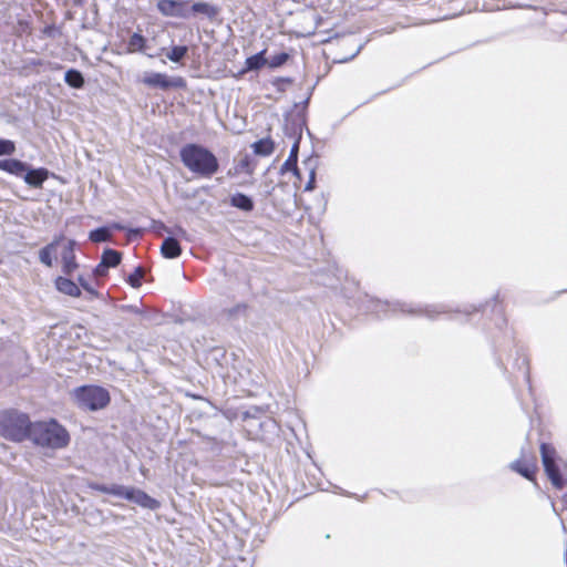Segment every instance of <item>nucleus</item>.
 <instances>
[{
    "mask_svg": "<svg viewBox=\"0 0 567 567\" xmlns=\"http://www.w3.org/2000/svg\"><path fill=\"white\" fill-rule=\"evenodd\" d=\"M121 260L122 254L111 248L105 249L101 257V261L106 268L116 267Z\"/></svg>",
    "mask_w": 567,
    "mask_h": 567,
    "instance_id": "22",
    "label": "nucleus"
},
{
    "mask_svg": "<svg viewBox=\"0 0 567 567\" xmlns=\"http://www.w3.org/2000/svg\"><path fill=\"white\" fill-rule=\"evenodd\" d=\"M188 48L186 45H174L167 53L168 60L179 63L187 54Z\"/></svg>",
    "mask_w": 567,
    "mask_h": 567,
    "instance_id": "27",
    "label": "nucleus"
},
{
    "mask_svg": "<svg viewBox=\"0 0 567 567\" xmlns=\"http://www.w3.org/2000/svg\"><path fill=\"white\" fill-rule=\"evenodd\" d=\"M288 59H289L288 53L280 52L278 54L270 56V59H267V64L269 65V68L276 69V68L284 65L288 61Z\"/></svg>",
    "mask_w": 567,
    "mask_h": 567,
    "instance_id": "30",
    "label": "nucleus"
},
{
    "mask_svg": "<svg viewBox=\"0 0 567 567\" xmlns=\"http://www.w3.org/2000/svg\"><path fill=\"white\" fill-rule=\"evenodd\" d=\"M190 17L195 16H204L208 20L214 21L220 13V8L218 6L208 3V2H195L192 6L189 4Z\"/></svg>",
    "mask_w": 567,
    "mask_h": 567,
    "instance_id": "12",
    "label": "nucleus"
},
{
    "mask_svg": "<svg viewBox=\"0 0 567 567\" xmlns=\"http://www.w3.org/2000/svg\"><path fill=\"white\" fill-rule=\"evenodd\" d=\"M75 404L82 410L97 411L104 409L111 401L106 389L99 385H81L71 392Z\"/></svg>",
    "mask_w": 567,
    "mask_h": 567,
    "instance_id": "5",
    "label": "nucleus"
},
{
    "mask_svg": "<svg viewBox=\"0 0 567 567\" xmlns=\"http://www.w3.org/2000/svg\"><path fill=\"white\" fill-rule=\"evenodd\" d=\"M49 177V171L44 167L33 168L30 165L23 176V181L31 187L41 188Z\"/></svg>",
    "mask_w": 567,
    "mask_h": 567,
    "instance_id": "13",
    "label": "nucleus"
},
{
    "mask_svg": "<svg viewBox=\"0 0 567 567\" xmlns=\"http://www.w3.org/2000/svg\"><path fill=\"white\" fill-rule=\"evenodd\" d=\"M78 281L86 292H89L93 297L99 296L96 289L83 276H79Z\"/></svg>",
    "mask_w": 567,
    "mask_h": 567,
    "instance_id": "34",
    "label": "nucleus"
},
{
    "mask_svg": "<svg viewBox=\"0 0 567 567\" xmlns=\"http://www.w3.org/2000/svg\"><path fill=\"white\" fill-rule=\"evenodd\" d=\"M55 288L61 293H64L70 297H80L81 296V289L79 286L72 281L70 278L66 277H58L55 279Z\"/></svg>",
    "mask_w": 567,
    "mask_h": 567,
    "instance_id": "16",
    "label": "nucleus"
},
{
    "mask_svg": "<svg viewBox=\"0 0 567 567\" xmlns=\"http://www.w3.org/2000/svg\"><path fill=\"white\" fill-rule=\"evenodd\" d=\"M42 34L44 37L54 39V38L61 35V30L58 27H55L54 24H49L42 29Z\"/></svg>",
    "mask_w": 567,
    "mask_h": 567,
    "instance_id": "33",
    "label": "nucleus"
},
{
    "mask_svg": "<svg viewBox=\"0 0 567 567\" xmlns=\"http://www.w3.org/2000/svg\"><path fill=\"white\" fill-rule=\"evenodd\" d=\"M542 461L547 476L551 484L561 489L565 486V481L560 474L559 465L556 460V450L548 443H542L540 445Z\"/></svg>",
    "mask_w": 567,
    "mask_h": 567,
    "instance_id": "6",
    "label": "nucleus"
},
{
    "mask_svg": "<svg viewBox=\"0 0 567 567\" xmlns=\"http://www.w3.org/2000/svg\"><path fill=\"white\" fill-rule=\"evenodd\" d=\"M32 425L25 413L17 410L0 412V434L8 440L22 442L29 439Z\"/></svg>",
    "mask_w": 567,
    "mask_h": 567,
    "instance_id": "4",
    "label": "nucleus"
},
{
    "mask_svg": "<svg viewBox=\"0 0 567 567\" xmlns=\"http://www.w3.org/2000/svg\"><path fill=\"white\" fill-rule=\"evenodd\" d=\"M107 269L105 266H103V262L100 261V264L94 268L93 274L97 277L105 276L107 272Z\"/></svg>",
    "mask_w": 567,
    "mask_h": 567,
    "instance_id": "37",
    "label": "nucleus"
},
{
    "mask_svg": "<svg viewBox=\"0 0 567 567\" xmlns=\"http://www.w3.org/2000/svg\"><path fill=\"white\" fill-rule=\"evenodd\" d=\"M146 47V39L141 33H133L127 42L128 52H142Z\"/></svg>",
    "mask_w": 567,
    "mask_h": 567,
    "instance_id": "26",
    "label": "nucleus"
},
{
    "mask_svg": "<svg viewBox=\"0 0 567 567\" xmlns=\"http://www.w3.org/2000/svg\"><path fill=\"white\" fill-rule=\"evenodd\" d=\"M392 308L393 311L400 310L401 312H406L411 315H424L429 318H434V315L446 312V309L444 306H431L426 308H412L411 306L406 303L401 302H394L389 303L388 301H377L375 302V309L377 311L380 309L386 310L388 308Z\"/></svg>",
    "mask_w": 567,
    "mask_h": 567,
    "instance_id": "7",
    "label": "nucleus"
},
{
    "mask_svg": "<svg viewBox=\"0 0 567 567\" xmlns=\"http://www.w3.org/2000/svg\"><path fill=\"white\" fill-rule=\"evenodd\" d=\"M89 239L95 244L110 241L112 239L111 228L102 226L93 229L89 233Z\"/></svg>",
    "mask_w": 567,
    "mask_h": 567,
    "instance_id": "21",
    "label": "nucleus"
},
{
    "mask_svg": "<svg viewBox=\"0 0 567 567\" xmlns=\"http://www.w3.org/2000/svg\"><path fill=\"white\" fill-rule=\"evenodd\" d=\"M161 252L167 259L177 258L182 254L179 241L175 237H166L162 243Z\"/></svg>",
    "mask_w": 567,
    "mask_h": 567,
    "instance_id": "15",
    "label": "nucleus"
},
{
    "mask_svg": "<svg viewBox=\"0 0 567 567\" xmlns=\"http://www.w3.org/2000/svg\"><path fill=\"white\" fill-rule=\"evenodd\" d=\"M29 439L37 445L50 449H63L70 442L68 431L55 420L33 423Z\"/></svg>",
    "mask_w": 567,
    "mask_h": 567,
    "instance_id": "2",
    "label": "nucleus"
},
{
    "mask_svg": "<svg viewBox=\"0 0 567 567\" xmlns=\"http://www.w3.org/2000/svg\"><path fill=\"white\" fill-rule=\"evenodd\" d=\"M303 165L309 171V181L307 182V184L305 186V190L310 192V190H313L315 186H316V167L313 165V159L308 158L307 161L303 162Z\"/></svg>",
    "mask_w": 567,
    "mask_h": 567,
    "instance_id": "28",
    "label": "nucleus"
},
{
    "mask_svg": "<svg viewBox=\"0 0 567 567\" xmlns=\"http://www.w3.org/2000/svg\"><path fill=\"white\" fill-rule=\"evenodd\" d=\"M360 50H361V45L357 49L355 53L352 54V56L350 59L354 58L360 52Z\"/></svg>",
    "mask_w": 567,
    "mask_h": 567,
    "instance_id": "41",
    "label": "nucleus"
},
{
    "mask_svg": "<svg viewBox=\"0 0 567 567\" xmlns=\"http://www.w3.org/2000/svg\"><path fill=\"white\" fill-rule=\"evenodd\" d=\"M87 487L92 491L110 494L118 498H124L146 509L156 511L161 507V503L157 499L151 497L147 493L140 488L121 484L105 485L96 482L89 483Z\"/></svg>",
    "mask_w": 567,
    "mask_h": 567,
    "instance_id": "3",
    "label": "nucleus"
},
{
    "mask_svg": "<svg viewBox=\"0 0 567 567\" xmlns=\"http://www.w3.org/2000/svg\"><path fill=\"white\" fill-rule=\"evenodd\" d=\"M28 166L29 165L27 163H24L20 159L9 158V159H6L3 171L11 175L17 176V177L23 178V176L28 169Z\"/></svg>",
    "mask_w": 567,
    "mask_h": 567,
    "instance_id": "18",
    "label": "nucleus"
},
{
    "mask_svg": "<svg viewBox=\"0 0 567 567\" xmlns=\"http://www.w3.org/2000/svg\"><path fill=\"white\" fill-rule=\"evenodd\" d=\"M62 243H63V247H62V251H61L62 264L75 260L76 259V256H75L76 241L74 239H65L64 238V240H62Z\"/></svg>",
    "mask_w": 567,
    "mask_h": 567,
    "instance_id": "24",
    "label": "nucleus"
},
{
    "mask_svg": "<svg viewBox=\"0 0 567 567\" xmlns=\"http://www.w3.org/2000/svg\"><path fill=\"white\" fill-rule=\"evenodd\" d=\"M229 203L233 207L246 213L254 210L255 207L252 198L243 193L233 194Z\"/></svg>",
    "mask_w": 567,
    "mask_h": 567,
    "instance_id": "17",
    "label": "nucleus"
},
{
    "mask_svg": "<svg viewBox=\"0 0 567 567\" xmlns=\"http://www.w3.org/2000/svg\"><path fill=\"white\" fill-rule=\"evenodd\" d=\"M251 383H252V384H258L259 382H258V380H256L255 378H252V379H251Z\"/></svg>",
    "mask_w": 567,
    "mask_h": 567,
    "instance_id": "42",
    "label": "nucleus"
},
{
    "mask_svg": "<svg viewBox=\"0 0 567 567\" xmlns=\"http://www.w3.org/2000/svg\"><path fill=\"white\" fill-rule=\"evenodd\" d=\"M144 269L142 267H136L134 269V271L132 274H130L128 278H127V282L133 287V288H140L142 286V279L144 277Z\"/></svg>",
    "mask_w": 567,
    "mask_h": 567,
    "instance_id": "29",
    "label": "nucleus"
},
{
    "mask_svg": "<svg viewBox=\"0 0 567 567\" xmlns=\"http://www.w3.org/2000/svg\"><path fill=\"white\" fill-rule=\"evenodd\" d=\"M509 468L523 477L533 481L535 477V472L537 470L536 461L534 456L526 457L524 454V450L522 451V457L512 462L509 464Z\"/></svg>",
    "mask_w": 567,
    "mask_h": 567,
    "instance_id": "11",
    "label": "nucleus"
},
{
    "mask_svg": "<svg viewBox=\"0 0 567 567\" xmlns=\"http://www.w3.org/2000/svg\"><path fill=\"white\" fill-rule=\"evenodd\" d=\"M301 124L293 123V135L298 134V137L295 140L292 147L290 150V154L285 163L280 167V174H285L287 172H292L295 176L300 178V172L297 165L298 162V152H299V141L301 137Z\"/></svg>",
    "mask_w": 567,
    "mask_h": 567,
    "instance_id": "10",
    "label": "nucleus"
},
{
    "mask_svg": "<svg viewBox=\"0 0 567 567\" xmlns=\"http://www.w3.org/2000/svg\"><path fill=\"white\" fill-rule=\"evenodd\" d=\"M6 159H0V169H4Z\"/></svg>",
    "mask_w": 567,
    "mask_h": 567,
    "instance_id": "40",
    "label": "nucleus"
},
{
    "mask_svg": "<svg viewBox=\"0 0 567 567\" xmlns=\"http://www.w3.org/2000/svg\"><path fill=\"white\" fill-rule=\"evenodd\" d=\"M111 228V231L112 230H123L124 229V226L120 223H113L109 226Z\"/></svg>",
    "mask_w": 567,
    "mask_h": 567,
    "instance_id": "39",
    "label": "nucleus"
},
{
    "mask_svg": "<svg viewBox=\"0 0 567 567\" xmlns=\"http://www.w3.org/2000/svg\"><path fill=\"white\" fill-rule=\"evenodd\" d=\"M16 152V144L10 140L0 138V156H10Z\"/></svg>",
    "mask_w": 567,
    "mask_h": 567,
    "instance_id": "31",
    "label": "nucleus"
},
{
    "mask_svg": "<svg viewBox=\"0 0 567 567\" xmlns=\"http://www.w3.org/2000/svg\"><path fill=\"white\" fill-rule=\"evenodd\" d=\"M266 64L267 59L265 58V51H260L246 59V69L248 71H257Z\"/></svg>",
    "mask_w": 567,
    "mask_h": 567,
    "instance_id": "25",
    "label": "nucleus"
},
{
    "mask_svg": "<svg viewBox=\"0 0 567 567\" xmlns=\"http://www.w3.org/2000/svg\"><path fill=\"white\" fill-rule=\"evenodd\" d=\"M62 240H64L63 235L55 236L50 244L45 245L39 251V260L41 264L47 267L53 266V254L56 252V248L62 244Z\"/></svg>",
    "mask_w": 567,
    "mask_h": 567,
    "instance_id": "14",
    "label": "nucleus"
},
{
    "mask_svg": "<svg viewBox=\"0 0 567 567\" xmlns=\"http://www.w3.org/2000/svg\"><path fill=\"white\" fill-rule=\"evenodd\" d=\"M78 268L79 264L76 262V259L62 264V271L65 276H72Z\"/></svg>",
    "mask_w": 567,
    "mask_h": 567,
    "instance_id": "35",
    "label": "nucleus"
},
{
    "mask_svg": "<svg viewBox=\"0 0 567 567\" xmlns=\"http://www.w3.org/2000/svg\"><path fill=\"white\" fill-rule=\"evenodd\" d=\"M248 312V305L245 302H240L235 305L234 307L227 308L224 310L228 320H238L241 318H246Z\"/></svg>",
    "mask_w": 567,
    "mask_h": 567,
    "instance_id": "23",
    "label": "nucleus"
},
{
    "mask_svg": "<svg viewBox=\"0 0 567 567\" xmlns=\"http://www.w3.org/2000/svg\"><path fill=\"white\" fill-rule=\"evenodd\" d=\"M255 154L260 156H268L275 150V143L270 137L261 138L252 144Z\"/></svg>",
    "mask_w": 567,
    "mask_h": 567,
    "instance_id": "20",
    "label": "nucleus"
},
{
    "mask_svg": "<svg viewBox=\"0 0 567 567\" xmlns=\"http://www.w3.org/2000/svg\"><path fill=\"white\" fill-rule=\"evenodd\" d=\"M65 83L73 89H81L84 86V76L83 74L75 69H70L64 74Z\"/></svg>",
    "mask_w": 567,
    "mask_h": 567,
    "instance_id": "19",
    "label": "nucleus"
},
{
    "mask_svg": "<svg viewBox=\"0 0 567 567\" xmlns=\"http://www.w3.org/2000/svg\"><path fill=\"white\" fill-rule=\"evenodd\" d=\"M157 10L164 17L189 19V1L187 0H159L156 4Z\"/></svg>",
    "mask_w": 567,
    "mask_h": 567,
    "instance_id": "8",
    "label": "nucleus"
},
{
    "mask_svg": "<svg viewBox=\"0 0 567 567\" xmlns=\"http://www.w3.org/2000/svg\"><path fill=\"white\" fill-rule=\"evenodd\" d=\"M117 310L121 312H130L138 316H143L145 313L144 310L136 305H121L117 306Z\"/></svg>",
    "mask_w": 567,
    "mask_h": 567,
    "instance_id": "32",
    "label": "nucleus"
},
{
    "mask_svg": "<svg viewBox=\"0 0 567 567\" xmlns=\"http://www.w3.org/2000/svg\"><path fill=\"white\" fill-rule=\"evenodd\" d=\"M44 64V61L41 59H31L27 62V66H41Z\"/></svg>",
    "mask_w": 567,
    "mask_h": 567,
    "instance_id": "38",
    "label": "nucleus"
},
{
    "mask_svg": "<svg viewBox=\"0 0 567 567\" xmlns=\"http://www.w3.org/2000/svg\"><path fill=\"white\" fill-rule=\"evenodd\" d=\"M183 165L193 174L202 178H210L219 169L216 155L207 147L196 144H185L179 150Z\"/></svg>",
    "mask_w": 567,
    "mask_h": 567,
    "instance_id": "1",
    "label": "nucleus"
},
{
    "mask_svg": "<svg viewBox=\"0 0 567 567\" xmlns=\"http://www.w3.org/2000/svg\"><path fill=\"white\" fill-rule=\"evenodd\" d=\"M291 83L292 80L290 78H278L275 80L274 85L279 92H284L286 90V85Z\"/></svg>",
    "mask_w": 567,
    "mask_h": 567,
    "instance_id": "36",
    "label": "nucleus"
},
{
    "mask_svg": "<svg viewBox=\"0 0 567 567\" xmlns=\"http://www.w3.org/2000/svg\"><path fill=\"white\" fill-rule=\"evenodd\" d=\"M143 83L151 87H158L162 90H168L171 87H183L185 82L182 78L169 79L164 73L152 72L146 74L143 79Z\"/></svg>",
    "mask_w": 567,
    "mask_h": 567,
    "instance_id": "9",
    "label": "nucleus"
}]
</instances>
